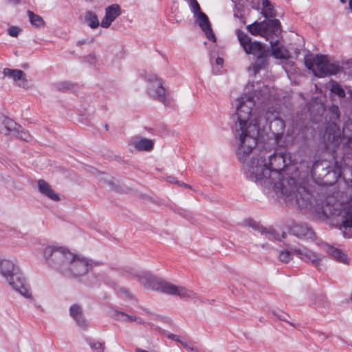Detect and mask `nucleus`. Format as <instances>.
Returning <instances> with one entry per match:
<instances>
[{
    "label": "nucleus",
    "instance_id": "nucleus-1",
    "mask_svg": "<svg viewBox=\"0 0 352 352\" xmlns=\"http://www.w3.org/2000/svg\"><path fill=\"white\" fill-rule=\"evenodd\" d=\"M292 164V157L287 151L276 149L272 155L260 151L254 153L247 164V177L267 189L280 192L285 200L298 208L311 205V195L295 178L286 176L285 173Z\"/></svg>",
    "mask_w": 352,
    "mask_h": 352
},
{
    "label": "nucleus",
    "instance_id": "nucleus-2",
    "mask_svg": "<svg viewBox=\"0 0 352 352\" xmlns=\"http://www.w3.org/2000/svg\"><path fill=\"white\" fill-rule=\"evenodd\" d=\"M254 106V97L245 94L238 100L236 113L232 116L236 121L234 135L239 139L236 155L241 162L247 160L256 146L261 128H265L269 122L279 118L278 112L274 108H269L261 116L256 110L253 111Z\"/></svg>",
    "mask_w": 352,
    "mask_h": 352
},
{
    "label": "nucleus",
    "instance_id": "nucleus-3",
    "mask_svg": "<svg viewBox=\"0 0 352 352\" xmlns=\"http://www.w3.org/2000/svg\"><path fill=\"white\" fill-rule=\"evenodd\" d=\"M43 256L49 265L65 276L75 278L85 275L94 265H102V262L89 261L63 248L46 247Z\"/></svg>",
    "mask_w": 352,
    "mask_h": 352
},
{
    "label": "nucleus",
    "instance_id": "nucleus-4",
    "mask_svg": "<svg viewBox=\"0 0 352 352\" xmlns=\"http://www.w3.org/2000/svg\"><path fill=\"white\" fill-rule=\"evenodd\" d=\"M145 288L161 292L169 295L178 296L180 298H194L197 294L193 291L182 286H177L170 283L159 280L148 272H142L135 276Z\"/></svg>",
    "mask_w": 352,
    "mask_h": 352
},
{
    "label": "nucleus",
    "instance_id": "nucleus-5",
    "mask_svg": "<svg viewBox=\"0 0 352 352\" xmlns=\"http://www.w3.org/2000/svg\"><path fill=\"white\" fill-rule=\"evenodd\" d=\"M0 273L9 285L26 298L32 299L30 288L27 284L20 269L10 260L0 261Z\"/></svg>",
    "mask_w": 352,
    "mask_h": 352
},
{
    "label": "nucleus",
    "instance_id": "nucleus-6",
    "mask_svg": "<svg viewBox=\"0 0 352 352\" xmlns=\"http://www.w3.org/2000/svg\"><path fill=\"white\" fill-rule=\"evenodd\" d=\"M236 35L244 51L257 58L254 65L255 71L262 69L267 63V58L270 56V50L258 41H252L249 36L241 30H236Z\"/></svg>",
    "mask_w": 352,
    "mask_h": 352
},
{
    "label": "nucleus",
    "instance_id": "nucleus-7",
    "mask_svg": "<svg viewBox=\"0 0 352 352\" xmlns=\"http://www.w3.org/2000/svg\"><path fill=\"white\" fill-rule=\"evenodd\" d=\"M146 80L148 82V94L154 99L163 103L165 106L170 104V100L166 94V91L162 85V81L155 74H148Z\"/></svg>",
    "mask_w": 352,
    "mask_h": 352
},
{
    "label": "nucleus",
    "instance_id": "nucleus-8",
    "mask_svg": "<svg viewBox=\"0 0 352 352\" xmlns=\"http://www.w3.org/2000/svg\"><path fill=\"white\" fill-rule=\"evenodd\" d=\"M315 61L316 69L314 71V74L316 76L324 77L329 75H335L342 70L339 64L329 62L327 56L317 55Z\"/></svg>",
    "mask_w": 352,
    "mask_h": 352
},
{
    "label": "nucleus",
    "instance_id": "nucleus-9",
    "mask_svg": "<svg viewBox=\"0 0 352 352\" xmlns=\"http://www.w3.org/2000/svg\"><path fill=\"white\" fill-rule=\"evenodd\" d=\"M2 124L3 126V129H1L2 133L6 135L12 134L17 138L27 142L31 140L30 135L13 120L6 118L3 119Z\"/></svg>",
    "mask_w": 352,
    "mask_h": 352
},
{
    "label": "nucleus",
    "instance_id": "nucleus-10",
    "mask_svg": "<svg viewBox=\"0 0 352 352\" xmlns=\"http://www.w3.org/2000/svg\"><path fill=\"white\" fill-rule=\"evenodd\" d=\"M290 250L294 254L305 262H311L314 266L320 265L323 258L321 254H318L305 247H291Z\"/></svg>",
    "mask_w": 352,
    "mask_h": 352
},
{
    "label": "nucleus",
    "instance_id": "nucleus-11",
    "mask_svg": "<svg viewBox=\"0 0 352 352\" xmlns=\"http://www.w3.org/2000/svg\"><path fill=\"white\" fill-rule=\"evenodd\" d=\"M341 218L340 230H343V236L349 238L351 234L346 232L347 229L352 228V194L350 195L349 200L346 207H344L340 213Z\"/></svg>",
    "mask_w": 352,
    "mask_h": 352
},
{
    "label": "nucleus",
    "instance_id": "nucleus-12",
    "mask_svg": "<svg viewBox=\"0 0 352 352\" xmlns=\"http://www.w3.org/2000/svg\"><path fill=\"white\" fill-rule=\"evenodd\" d=\"M122 13L120 6L117 4H111L105 8V14L102 19L100 25L104 28H108L112 22Z\"/></svg>",
    "mask_w": 352,
    "mask_h": 352
},
{
    "label": "nucleus",
    "instance_id": "nucleus-13",
    "mask_svg": "<svg viewBox=\"0 0 352 352\" xmlns=\"http://www.w3.org/2000/svg\"><path fill=\"white\" fill-rule=\"evenodd\" d=\"M197 18V22L201 30L205 32L206 37L213 42H215L216 38L212 32L209 19L206 14L203 12L195 15Z\"/></svg>",
    "mask_w": 352,
    "mask_h": 352
},
{
    "label": "nucleus",
    "instance_id": "nucleus-14",
    "mask_svg": "<svg viewBox=\"0 0 352 352\" xmlns=\"http://www.w3.org/2000/svg\"><path fill=\"white\" fill-rule=\"evenodd\" d=\"M290 232L300 239H312L314 236L313 230L305 224H296L290 228Z\"/></svg>",
    "mask_w": 352,
    "mask_h": 352
},
{
    "label": "nucleus",
    "instance_id": "nucleus-15",
    "mask_svg": "<svg viewBox=\"0 0 352 352\" xmlns=\"http://www.w3.org/2000/svg\"><path fill=\"white\" fill-rule=\"evenodd\" d=\"M69 315L79 327L82 328L87 327L86 320L82 314V309L80 305L76 304L72 305L69 308Z\"/></svg>",
    "mask_w": 352,
    "mask_h": 352
},
{
    "label": "nucleus",
    "instance_id": "nucleus-16",
    "mask_svg": "<svg viewBox=\"0 0 352 352\" xmlns=\"http://www.w3.org/2000/svg\"><path fill=\"white\" fill-rule=\"evenodd\" d=\"M264 25V35L268 34H274L277 36L281 32L280 22L278 19H265L263 21Z\"/></svg>",
    "mask_w": 352,
    "mask_h": 352
},
{
    "label": "nucleus",
    "instance_id": "nucleus-17",
    "mask_svg": "<svg viewBox=\"0 0 352 352\" xmlns=\"http://www.w3.org/2000/svg\"><path fill=\"white\" fill-rule=\"evenodd\" d=\"M248 225L253 230H258V232H260L262 235H265V237L269 239L270 240H280L278 234L276 233L274 230H267L265 228H263L262 226H261L259 223L252 220H250L248 223Z\"/></svg>",
    "mask_w": 352,
    "mask_h": 352
},
{
    "label": "nucleus",
    "instance_id": "nucleus-18",
    "mask_svg": "<svg viewBox=\"0 0 352 352\" xmlns=\"http://www.w3.org/2000/svg\"><path fill=\"white\" fill-rule=\"evenodd\" d=\"M38 188L39 192L53 201L60 199L58 195L54 192L50 186L43 179L38 181Z\"/></svg>",
    "mask_w": 352,
    "mask_h": 352
},
{
    "label": "nucleus",
    "instance_id": "nucleus-19",
    "mask_svg": "<svg viewBox=\"0 0 352 352\" xmlns=\"http://www.w3.org/2000/svg\"><path fill=\"white\" fill-rule=\"evenodd\" d=\"M270 43L271 45L270 56L273 55L276 58L279 59L288 58V52L282 47L279 46L278 41L277 39L274 41L271 40Z\"/></svg>",
    "mask_w": 352,
    "mask_h": 352
},
{
    "label": "nucleus",
    "instance_id": "nucleus-20",
    "mask_svg": "<svg viewBox=\"0 0 352 352\" xmlns=\"http://www.w3.org/2000/svg\"><path fill=\"white\" fill-rule=\"evenodd\" d=\"M153 145L154 142L153 140L147 138L135 140L130 144L131 146L139 151H149L153 149Z\"/></svg>",
    "mask_w": 352,
    "mask_h": 352
},
{
    "label": "nucleus",
    "instance_id": "nucleus-21",
    "mask_svg": "<svg viewBox=\"0 0 352 352\" xmlns=\"http://www.w3.org/2000/svg\"><path fill=\"white\" fill-rule=\"evenodd\" d=\"M327 251L335 260L344 264L349 263L347 255L341 250L332 246H329Z\"/></svg>",
    "mask_w": 352,
    "mask_h": 352
},
{
    "label": "nucleus",
    "instance_id": "nucleus-22",
    "mask_svg": "<svg viewBox=\"0 0 352 352\" xmlns=\"http://www.w3.org/2000/svg\"><path fill=\"white\" fill-rule=\"evenodd\" d=\"M267 124H269V128L273 135L279 134L280 132H284L285 128V122L280 118L275 119Z\"/></svg>",
    "mask_w": 352,
    "mask_h": 352
},
{
    "label": "nucleus",
    "instance_id": "nucleus-23",
    "mask_svg": "<svg viewBox=\"0 0 352 352\" xmlns=\"http://www.w3.org/2000/svg\"><path fill=\"white\" fill-rule=\"evenodd\" d=\"M85 21L92 29L98 28L100 25L99 20L96 14L91 10H88L85 12Z\"/></svg>",
    "mask_w": 352,
    "mask_h": 352
},
{
    "label": "nucleus",
    "instance_id": "nucleus-24",
    "mask_svg": "<svg viewBox=\"0 0 352 352\" xmlns=\"http://www.w3.org/2000/svg\"><path fill=\"white\" fill-rule=\"evenodd\" d=\"M262 14L266 18H274L276 16L273 6L268 0H262Z\"/></svg>",
    "mask_w": 352,
    "mask_h": 352
},
{
    "label": "nucleus",
    "instance_id": "nucleus-25",
    "mask_svg": "<svg viewBox=\"0 0 352 352\" xmlns=\"http://www.w3.org/2000/svg\"><path fill=\"white\" fill-rule=\"evenodd\" d=\"M264 25L265 23L261 22H255L251 25L247 26V29L250 33L253 35L261 34L263 36L264 35Z\"/></svg>",
    "mask_w": 352,
    "mask_h": 352
},
{
    "label": "nucleus",
    "instance_id": "nucleus-26",
    "mask_svg": "<svg viewBox=\"0 0 352 352\" xmlns=\"http://www.w3.org/2000/svg\"><path fill=\"white\" fill-rule=\"evenodd\" d=\"M22 70L20 69H13L10 68H5L3 70V74L4 76H7L13 80L15 83L17 79H19L21 76H22Z\"/></svg>",
    "mask_w": 352,
    "mask_h": 352
},
{
    "label": "nucleus",
    "instance_id": "nucleus-27",
    "mask_svg": "<svg viewBox=\"0 0 352 352\" xmlns=\"http://www.w3.org/2000/svg\"><path fill=\"white\" fill-rule=\"evenodd\" d=\"M28 15L30 18V23L32 25L36 27H43L45 25V22L41 16L38 14H35L33 12L28 10Z\"/></svg>",
    "mask_w": 352,
    "mask_h": 352
},
{
    "label": "nucleus",
    "instance_id": "nucleus-28",
    "mask_svg": "<svg viewBox=\"0 0 352 352\" xmlns=\"http://www.w3.org/2000/svg\"><path fill=\"white\" fill-rule=\"evenodd\" d=\"M276 144L279 147L285 148L287 146L289 142V136L285 135L283 132L279 133V134L274 135Z\"/></svg>",
    "mask_w": 352,
    "mask_h": 352
},
{
    "label": "nucleus",
    "instance_id": "nucleus-29",
    "mask_svg": "<svg viewBox=\"0 0 352 352\" xmlns=\"http://www.w3.org/2000/svg\"><path fill=\"white\" fill-rule=\"evenodd\" d=\"M331 91L340 98H344L346 96L345 91L337 82H333L332 83Z\"/></svg>",
    "mask_w": 352,
    "mask_h": 352
},
{
    "label": "nucleus",
    "instance_id": "nucleus-30",
    "mask_svg": "<svg viewBox=\"0 0 352 352\" xmlns=\"http://www.w3.org/2000/svg\"><path fill=\"white\" fill-rule=\"evenodd\" d=\"M292 250L281 251L278 256L279 260L285 263H289L292 259Z\"/></svg>",
    "mask_w": 352,
    "mask_h": 352
},
{
    "label": "nucleus",
    "instance_id": "nucleus-31",
    "mask_svg": "<svg viewBox=\"0 0 352 352\" xmlns=\"http://www.w3.org/2000/svg\"><path fill=\"white\" fill-rule=\"evenodd\" d=\"M15 84L23 89H28L30 87L29 82L26 78V74L24 72H22V76H21L19 79H17Z\"/></svg>",
    "mask_w": 352,
    "mask_h": 352
},
{
    "label": "nucleus",
    "instance_id": "nucleus-32",
    "mask_svg": "<svg viewBox=\"0 0 352 352\" xmlns=\"http://www.w3.org/2000/svg\"><path fill=\"white\" fill-rule=\"evenodd\" d=\"M316 59V56L314 58L307 57L305 59V64L306 67L309 70H312L313 72L314 70L316 69V61H315Z\"/></svg>",
    "mask_w": 352,
    "mask_h": 352
},
{
    "label": "nucleus",
    "instance_id": "nucleus-33",
    "mask_svg": "<svg viewBox=\"0 0 352 352\" xmlns=\"http://www.w3.org/2000/svg\"><path fill=\"white\" fill-rule=\"evenodd\" d=\"M89 345L94 352H104V344L102 342H90Z\"/></svg>",
    "mask_w": 352,
    "mask_h": 352
},
{
    "label": "nucleus",
    "instance_id": "nucleus-34",
    "mask_svg": "<svg viewBox=\"0 0 352 352\" xmlns=\"http://www.w3.org/2000/svg\"><path fill=\"white\" fill-rule=\"evenodd\" d=\"M104 182H107V183L109 184V186H110L111 190H113L117 192H123V189L122 188V187L118 183H116L115 181H113V180L107 181L104 179Z\"/></svg>",
    "mask_w": 352,
    "mask_h": 352
},
{
    "label": "nucleus",
    "instance_id": "nucleus-35",
    "mask_svg": "<svg viewBox=\"0 0 352 352\" xmlns=\"http://www.w3.org/2000/svg\"><path fill=\"white\" fill-rule=\"evenodd\" d=\"M190 6L192 8V11L194 13V15L199 14V12H201L199 4L198 3L197 0H190Z\"/></svg>",
    "mask_w": 352,
    "mask_h": 352
},
{
    "label": "nucleus",
    "instance_id": "nucleus-36",
    "mask_svg": "<svg viewBox=\"0 0 352 352\" xmlns=\"http://www.w3.org/2000/svg\"><path fill=\"white\" fill-rule=\"evenodd\" d=\"M8 34L12 37H17L19 33L21 32V29L16 26L10 27L8 30Z\"/></svg>",
    "mask_w": 352,
    "mask_h": 352
},
{
    "label": "nucleus",
    "instance_id": "nucleus-37",
    "mask_svg": "<svg viewBox=\"0 0 352 352\" xmlns=\"http://www.w3.org/2000/svg\"><path fill=\"white\" fill-rule=\"evenodd\" d=\"M56 87L58 90L65 91L69 89L72 87V85L69 82H62L58 83Z\"/></svg>",
    "mask_w": 352,
    "mask_h": 352
},
{
    "label": "nucleus",
    "instance_id": "nucleus-38",
    "mask_svg": "<svg viewBox=\"0 0 352 352\" xmlns=\"http://www.w3.org/2000/svg\"><path fill=\"white\" fill-rule=\"evenodd\" d=\"M274 315L277 317L278 319L282 321L287 322V318H289V315L285 313H276L274 312Z\"/></svg>",
    "mask_w": 352,
    "mask_h": 352
},
{
    "label": "nucleus",
    "instance_id": "nucleus-39",
    "mask_svg": "<svg viewBox=\"0 0 352 352\" xmlns=\"http://www.w3.org/2000/svg\"><path fill=\"white\" fill-rule=\"evenodd\" d=\"M167 338L172 340H174L175 342H177L179 343H181L182 342L183 340L181 339V337L178 335H176V334H174V333H169L167 334Z\"/></svg>",
    "mask_w": 352,
    "mask_h": 352
},
{
    "label": "nucleus",
    "instance_id": "nucleus-40",
    "mask_svg": "<svg viewBox=\"0 0 352 352\" xmlns=\"http://www.w3.org/2000/svg\"><path fill=\"white\" fill-rule=\"evenodd\" d=\"M185 349L190 350V351H196L197 349L192 346V344L186 341L182 340V342L180 343Z\"/></svg>",
    "mask_w": 352,
    "mask_h": 352
},
{
    "label": "nucleus",
    "instance_id": "nucleus-41",
    "mask_svg": "<svg viewBox=\"0 0 352 352\" xmlns=\"http://www.w3.org/2000/svg\"><path fill=\"white\" fill-rule=\"evenodd\" d=\"M118 314H120L122 315V316H124L125 318L124 319V321H126V322H131V321H135L137 320V318L135 317V316H129V315H126V314H124V313H118Z\"/></svg>",
    "mask_w": 352,
    "mask_h": 352
},
{
    "label": "nucleus",
    "instance_id": "nucleus-42",
    "mask_svg": "<svg viewBox=\"0 0 352 352\" xmlns=\"http://www.w3.org/2000/svg\"><path fill=\"white\" fill-rule=\"evenodd\" d=\"M216 63L219 65H222L223 63V59L222 58L218 57L216 59Z\"/></svg>",
    "mask_w": 352,
    "mask_h": 352
},
{
    "label": "nucleus",
    "instance_id": "nucleus-43",
    "mask_svg": "<svg viewBox=\"0 0 352 352\" xmlns=\"http://www.w3.org/2000/svg\"><path fill=\"white\" fill-rule=\"evenodd\" d=\"M120 292L122 293H124L126 295H127L129 298H132V296L129 294V292L126 289L122 288V289H120Z\"/></svg>",
    "mask_w": 352,
    "mask_h": 352
},
{
    "label": "nucleus",
    "instance_id": "nucleus-44",
    "mask_svg": "<svg viewBox=\"0 0 352 352\" xmlns=\"http://www.w3.org/2000/svg\"><path fill=\"white\" fill-rule=\"evenodd\" d=\"M135 352H149V351L142 349H140V348H136Z\"/></svg>",
    "mask_w": 352,
    "mask_h": 352
},
{
    "label": "nucleus",
    "instance_id": "nucleus-45",
    "mask_svg": "<svg viewBox=\"0 0 352 352\" xmlns=\"http://www.w3.org/2000/svg\"><path fill=\"white\" fill-rule=\"evenodd\" d=\"M180 185H182L184 186H185L186 188H191V186L188 184H184V183H179Z\"/></svg>",
    "mask_w": 352,
    "mask_h": 352
},
{
    "label": "nucleus",
    "instance_id": "nucleus-46",
    "mask_svg": "<svg viewBox=\"0 0 352 352\" xmlns=\"http://www.w3.org/2000/svg\"><path fill=\"white\" fill-rule=\"evenodd\" d=\"M349 6L350 10L352 11V0L349 1Z\"/></svg>",
    "mask_w": 352,
    "mask_h": 352
},
{
    "label": "nucleus",
    "instance_id": "nucleus-47",
    "mask_svg": "<svg viewBox=\"0 0 352 352\" xmlns=\"http://www.w3.org/2000/svg\"><path fill=\"white\" fill-rule=\"evenodd\" d=\"M139 323H143L144 322V320H142V319H139V321H138Z\"/></svg>",
    "mask_w": 352,
    "mask_h": 352
},
{
    "label": "nucleus",
    "instance_id": "nucleus-48",
    "mask_svg": "<svg viewBox=\"0 0 352 352\" xmlns=\"http://www.w3.org/2000/svg\"><path fill=\"white\" fill-rule=\"evenodd\" d=\"M340 2L342 3H345L346 2V0H340Z\"/></svg>",
    "mask_w": 352,
    "mask_h": 352
},
{
    "label": "nucleus",
    "instance_id": "nucleus-49",
    "mask_svg": "<svg viewBox=\"0 0 352 352\" xmlns=\"http://www.w3.org/2000/svg\"><path fill=\"white\" fill-rule=\"evenodd\" d=\"M285 235H286V234H285V232H283V233L282 234V237H283V238H285Z\"/></svg>",
    "mask_w": 352,
    "mask_h": 352
},
{
    "label": "nucleus",
    "instance_id": "nucleus-50",
    "mask_svg": "<svg viewBox=\"0 0 352 352\" xmlns=\"http://www.w3.org/2000/svg\"><path fill=\"white\" fill-rule=\"evenodd\" d=\"M105 129H106V130H108V129H109V125H108V124H106V125H105Z\"/></svg>",
    "mask_w": 352,
    "mask_h": 352
},
{
    "label": "nucleus",
    "instance_id": "nucleus-51",
    "mask_svg": "<svg viewBox=\"0 0 352 352\" xmlns=\"http://www.w3.org/2000/svg\"><path fill=\"white\" fill-rule=\"evenodd\" d=\"M288 322L290 324V325L294 326V324H293L292 323H291V322Z\"/></svg>",
    "mask_w": 352,
    "mask_h": 352
}]
</instances>
